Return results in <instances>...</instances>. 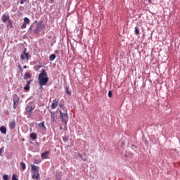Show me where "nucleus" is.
Returning a JSON list of instances; mask_svg holds the SVG:
<instances>
[{"mask_svg": "<svg viewBox=\"0 0 180 180\" xmlns=\"http://www.w3.org/2000/svg\"><path fill=\"white\" fill-rule=\"evenodd\" d=\"M30 137L32 140H36L37 139V134L36 133H32Z\"/></svg>", "mask_w": 180, "mask_h": 180, "instance_id": "nucleus-16", "label": "nucleus"}, {"mask_svg": "<svg viewBox=\"0 0 180 180\" xmlns=\"http://www.w3.org/2000/svg\"><path fill=\"white\" fill-rule=\"evenodd\" d=\"M135 34H136V36H139V34H140V30H139V27H135Z\"/></svg>", "mask_w": 180, "mask_h": 180, "instance_id": "nucleus-20", "label": "nucleus"}, {"mask_svg": "<svg viewBox=\"0 0 180 180\" xmlns=\"http://www.w3.org/2000/svg\"><path fill=\"white\" fill-rule=\"evenodd\" d=\"M51 122L53 123L57 122V120L56 119V112H51Z\"/></svg>", "mask_w": 180, "mask_h": 180, "instance_id": "nucleus-13", "label": "nucleus"}, {"mask_svg": "<svg viewBox=\"0 0 180 180\" xmlns=\"http://www.w3.org/2000/svg\"><path fill=\"white\" fill-rule=\"evenodd\" d=\"M8 23L10 24L11 27H12V22H11V20H8Z\"/></svg>", "mask_w": 180, "mask_h": 180, "instance_id": "nucleus-33", "label": "nucleus"}, {"mask_svg": "<svg viewBox=\"0 0 180 180\" xmlns=\"http://www.w3.org/2000/svg\"><path fill=\"white\" fill-rule=\"evenodd\" d=\"M32 27H33V25H31V26L30 27V30H32Z\"/></svg>", "mask_w": 180, "mask_h": 180, "instance_id": "nucleus-35", "label": "nucleus"}, {"mask_svg": "<svg viewBox=\"0 0 180 180\" xmlns=\"http://www.w3.org/2000/svg\"><path fill=\"white\" fill-rule=\"evenodd\" d=\"M27 25V24H26V23L24 22V23L22 25V26H21V29H26Z\"/></svg>", "mask_w": 180, "mask_h": 180, "instance_id": "nucleus-26", "label": "nucleus"}, {"mask_svg": "<svg viewBox=\"0 0 180 180\" xmlns=\"http://www.w3.org/2000/svg\"><path fill=\"white\" fill-rule=\"evenodd\" d=\"M34 106L28 104L26 108H25V112L26 113H28V115H32V112H33V110H34Z\"/></svg>", "mask_w": 180, "mask_h": 180, "instance_id": "nucleus-6", "label": "nucleus"}, {"mask_svg": "<svg viewBox=\"0 0 180 180\" xmlns=\"http://www.w3.org/2000/svg\"><path fill=\"white\" fill-rule=\"evenodd\" d=\"M26 49H24L23 51L20 55V60H26V61H29V53H26Z\"/></svg>", "mask_w": 180, "mask_h": 180, "instance_id": "nucleus-4", "label": "nucleus"}, {"mask_svg": "<svg viewBox=\"0 0 180 180\" xmlns=\"http://www.w3.org/2000/svg\"><path fill=\"white\" fill-rule=\"evenodd\" d=\"M15 127H16V121H15V120H13L11 122H10L9 128L12 130V129H15Z\"/></svg>", "mask_w": 180, "mask_h": 180, "instance_id": "nucleus-10", "label": "nucleus"}, {"mask_svg": "<svg viewBox=\"0 0 180 180\" xmlns=\"http://www.w3.org/2000/svg\"><path fill=\"white\" fill-rule=\"evenodd\" d=\"M56 53H58V51H56Z\"/></svg>", "mask_w": 180, "mask_h": 180, "instance_id": "nucleus-39", "label": "nucleus"}, {"mask_svg": "<svg viewBox=\"0 0 180 180\" xmlns=\"http://www.w3.org/2000/svg\"><path fill=\"white\" fill-rule=\"evenodd\" d=\"M78 157H79V158H82V160H83V161H85V160L84 158H82V155H81V153H78Z\"/></svg>", "mask_w": 180, "mask_h": 180, "instance_id": "nucleus-28", "label": "nucleus"}, {"mask_svg": "<svg viewBox=\"0 0 180 180\" xmlns=\"http://www.w3.org/2000/svg\"><path fill=\"white\" fill-rule=\"evenodd\" d=\"M25 1H26V0H20L21 5H23V4H25Z\"/></svg>", "mask_w": 180, "mask_h": 180, "instance_id": "nucleus-32", "label": "nucleus"}, {"mask_svg": "<svg viewBox=\"0 0 180 180\" xmlns=\"http://www.w3.org/2000/svg\"><path fill=\"white\" fill-rule=\"evenodd\" d=\"M149 2H150V4H151V1H153V0H148Z\"/></svg>", "mask_w": 180, "mask_h": 180, "instance_id": "nucleus-38", "label": "nucleus"}, {"mask_svg": "<svg viewBox=\"0 0 180 180\" xmlns=\"http://www.w3.org/2000/svg\"><path fill=\"white\" fill-rule=\"evenodd\" d=\"M31 75L30 73L26 72L24 76V79H27V78H30Z\"/></svg>", "mask_w": 180, "mask_h": 180, "instance_id": "nucleus-21", "label": "nucleus"}, {"mask_svg": "<svg viewBox=\"0 0 180 180\" xmlns=\"http://www.w3.org/2000/svg\"><path fill=\"white\" fill-rule=\"evenodd\" d=\"M9 20V15H6V14H4L2 15V22H6Z\"/></svg>", "mask_w": 180, "mask_h": 180, "instance_id": "nucleus-14", "label": "nucleus"}, {"mask_svg": "<svg viewBox=\"0 0 180 180\" xmlns=\"http://www.w3.org/2000/svg\"><path fill=\"white\" fill-rule=\"evenodd\" d=\"M59 173H57L56 175H58Z\"/></svg>", "mask_w": 180, "mask_h": 180, "instance_id": "nucleus-40", "label": "nucleus"}, {"mask_svg": "<svg viewBox=\"0 0 180 180\" xmlns=\"http://www.w3.org/2000/svg\"><path fill=\"white\" fill-rule=\"evenodd\" d=\"M50 150L45 151L43 153H41V157L42 160H47L49 158V155H50Z\"/></svg>", "mask_w": 180, "mask_h": 180, "instance_id": "nucleus-8", "label": "nucleus"}, {"mask_svg": "<svg viewBox=\"0 0 180 180\" xmlns=\"http://www.w3.org/2000/svg\"><path fill=\"white\" fill-rule=\"evenodd\" d=\"M38 127H39V129H41V130L44 131V130H46V125H44V121H42L41 122L39 123Z\"/></svg>", "mask_w": 180, "mask_h": 180, "instance_id": "nucleus-11", "label": "nucleus"}, {"mask_svg": "<svg viewBox=\"0 0 180 180\" xmlns=\"http://www.w3.org/2000/svg\"><path fill=\"white\" fill-rule=\"evenodd\" d=\"M2 151H4V147L0 148V155H2Z\"/></svg>", "mask_w": 180, "mask_h": 180, "instance_id": "nucleus-30", "label": "nucleus"}, {"mask_svg": "<svg viewBox=\"0 0 180 180\" xmlns=\"http://www.w3.org/2000/svg\"><path fill=\"white\" fill-rule=\"evenodd\" d=\"M31 169L33 171V172H39V169H40V167H39V166L32 165Z\"/></svg>", "mask_w": 180, "mask_h": 180, "instance_id": "nucleus-12", "label": "nucleus"}, {"mask_svg": "<svg viewBox=\"0 0 180 180\" xmlns=\"http://www.w3.org/2000/svg\"><path fill=\"white\" fill-rule=\"evenodd\" d=\"M59 107L60 109H64V105H63L62 104H60Z\"/></svg>", "mask_w": 180, "mask_h": 180, "instance_id": "nucleus-31", "label": "nucleus"}, {"mask_svg": "<svg viewBox=\"0 0 180 180\" xmlns=\"http://www.w3.org/2000/svg\"><path fill=\"white\" fill-rule=\"evenodd\" d=\"M63 141H68V138H67V137H63Z\"/></svg>", "mask_w": 180, "mask_h": 180, "instance_id": "nucleus-29", "label": "nucleus"}, {"mask_svg": "<svg viewBox=\"0 0 180 180\" xmlns=\"http://www.w3.org/2000/svg\"><path fill=\"white\" fill-rule=\"evenodd\" d=\"M32 178L34 180H39V179H40V174L39 173V172H32Z\"/></svg>", "mask_w": 180, "mask_h": 180, "instance_id": "nucleus-7", "label": "nucleus"}, {"mask_svg": "<svg viewBox=\"0 0 180 180\" xmlns=\"http://www.w3.org/2000/svg\"><path fill=\"white\" fill-rule=\"evenodd\" d=\"M12 180H19V179H18V175H16V174H13Z\"/></svg>", "mask_w": 180, "mask_h": 180, "instance_id": "nucleus-23", "label": "nucleus"}, {"mask_svg": "<svg viewBox=\"0 0 180 180\" xmlns=\"http://www.w3.org/2000/svg\"><path fill=\"white\" fill-rule=\"evenodd\" d=\"M60 119H62V123L63 124H67V122H68V113H67V110L65 112L60 110Z\"/></svg>", "mask_w": 180, "mask_h": 180, "instance_id": "nucleus-2", "label": "nucleus"}, {"mask_svg": "<svg viewBox=\"0 0 180 180\" xmlns=\"http://www.w3.org/2000/svg\"><path fill=\"white\" fill-rule=\"evenodd\" d=\"M24 89L25 91H29V89H30V86H29L28 84H26L25 86L24 87Z\"/></svg>", "mask_w": 180, "mask_h": 180, "instance_id": "nucleus-24", "label": "nucleus"}, {"mask_svg": "<svg viewBox=\"0 0 180 180\" xmlns=\"http://www.w3.org/2000/svg\"><path fill=\"white\" fill-rule=\"evenodd\" d=\"M58 106V99L55 98L53 100L52 103H51V108L52 109H56Z\"/></svg>", "mask_w": 180, "mask_h": 180, "instance_id": "nucleus-9", "label": "nucleus"}, {"mask_svg": "<svg viewBox=\"0 0 180 180\" xmlns=\"http://www.w3.org/2000/svg\"><path fill=\"white\" fill-rule=\"evenodd\" d=\"M41 29H44V24L40 22L37 25V27L34 30V32L35 33V34H39V33H40V31L41 30Z\"/></svg>", "mask_w": 180, "mask_h": 180, "instance_id": "nucleus-3", "label": "nucleus"}, {"mask_svg": "<svg viewBox=\"0 0 180 180\" xmlns=\"http://www.w3.org/2000/svg\"><path fill=\"white\" fill-rule=\"evenodd\" d=\"M0 131H1V133H2V134H6V127H1Z\"/></svg>", "mask_w": 180, "mask_h": 180, "instance_id": "nucleus-15", "label": "nucleus"}, {"mask_svg": "<svg viewBox=\"0 0 180 180\" xmlns=\"http://www.w3.org/2000/svg\"><path fill=\"white\" fill-rule=\"evenodd\" d=\"M65 90H66V93L68 94V95H71V91H70V90H68V87H65Z\"/></svg>", "mask_w": 180, "mask_h": 180, "instance_id": "nucleus-25", "label": "nucleus"}, {"mask_svg": "<svg viewBox=\"0 0 180 180\" xmlns=\"http://www.w3.org/2000/svg\"><path fill=\"white\" fill-rule=\"evenodd\" d=\"M49 60L50 61H54V60H56V55L55 54H52L49 56Z\"/></svg>", "mask_w": 180, "mask_h": 180, "instance_id": "nucleus-19", "label": "nucleus"}, {"mask_svg": "<svg viewBox=\"0 0 180 180\" xmlns=\"http://www.w3.org/2000/svg\"><path fill=\"white\" fill-rule=\"evenodd\" d=\"M3 179L4 180H9V176H8V174H4L3 176Z\"/></svg>", "mask_w": 180, "mask_h": 180, "instance_id": "nucleus-22", "label": "nucleus"}, {"mask_svg": "<svg viewBox=\"0 0 180 180\" xmlns=\"http://www.w3.org/2000/svg\"><path fill=\"white\" fill-rule=\"evenodd\" d=\"M112 91H108V98H112Z\"/></svg>", "mask_w": 180, "mask_h": 180, "instance_id": "nucleus-27", "label": "nucleus"}, {"mask_svg": "<svg viewBox=\"0 0 180 180\" xmlns=\"http://www.w3.org/2000/svg\"><path fill=\"white\" fill-rule=\"evenodd\" d=\"M24 23H25V25H29L30 23V20L28 18H24Z\"/></svg>", "mask_w": 180, "mask_h": 180, "instance_id": "nucleus-18", "label": "nucleus"}, {"mask_svg": "<svg viewBox=\"0 0 180 180\" xmlns=\"http://www.w3.org/2000/svg\"><path fill=\"white\" fill-rule=\"evenodd\" d=\"M38 80L39 86L47 85V82H49V77H47V72H46V70H41V73L39 75Z\"/></svg>", "mask_w": 180, "mask_h": 180, "instance_id": "nucleus-1", "label": "nucleus"}, {"mask_svg": "<svg viewBox=\"0 0 180 180\" xmlns=\"http://www.w3.org/2000/svg\"><path fill=\"white\" fill-rule=\"evenodd\" d=\"M40 89H43V86H40Z\"/></svg>", "mask_w": 180, "mask_h": 180, "instance_id": "nucleus-37", "label": "nucleus"}, {"mask_svg": "<svg viewBox=\"0 0 180 180\" xmlns=\"http://www.w3.org/2000/svg\"><path fill=\"white\" fill-rule=\"evenodd\" d=\"M23 68L26 69V68H27V65H24Z\"/></svg>", "mask_w": 180, "mask_h": 180, "instance_id": "nucleus-36", "label": "nucleus"}, {"mask_svg": "<svg viewBox=\"0 0 180 180\" xmlns=\"http://www.w3.org/2000/svg\"><path fill=\"white\" fill-rule=\"evenodd\" d=\"M20 165L22 169H23V170L26 169V164H25V162H21L20 163Z\"/></svg>", "mask_w": 180, "mask_h": 180, "instance_id": "nucleus-17", "label": "nucleus"}, {"mask_svg": "<svg viewBox=\"0 0 180 180\" xmlns=\"http://www.w3.org/2000/svg\"><path fill=\"white\" fill-rule=\"evenodd\" d=\"M27 85L30 86V81H27Z\"/></svg>", "mask_w": 180, "mask_h": 180, "instance_id": "nucleus-34", "label": "nucleus"}, {"mask_svg": "<svg viewBox=\"0 0 180 180\" xmlns=\"http://www.w3.org/2000/svg\"><path fill=\"white\" fill-rule=\"evenodd\" d=\"M19 96L18 95L14 94L13 96V109H16L18 108V105H19Z\"/></svg>", "mask_w": 180, "mask_h": 180, "instance_id": "nucleus-5", "label": "nucleus"}]
</instances>
